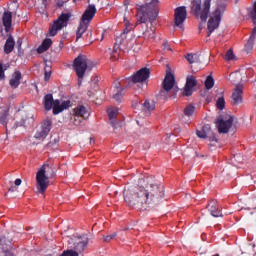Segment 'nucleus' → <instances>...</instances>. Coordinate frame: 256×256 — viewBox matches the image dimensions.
Listing matches in <instances>:
<instances>
[{
	"mask_svg": "<svg viewBox=\"0 0 256 256\" xmlns=\"http://www.w3.org/2000/svg\"><path fill=\"white\" fill-rule=\"evenodd\" d=\"M71 17H73V14H71V12L62 13L56 20H54L53 25H51L49 28L50 37H55L58 31H61V29L67 27V23H69Z\"/></svg>",
	"mask_w": 256,
	"mask_h": 256,
	"instance_id": "nucleus-6",
	"label": "nucleus"
},
{
	"mask_svg": "<svg viewBox=\"0 0 256 256\" xmlns=\"http://www.w3.org/2000/svg\"><path fill=\"white\" fill-rule=\"evenodd\" d=\"M186 60L188 63L193 64V63H201V59L199 54H187L186 55Z\"/></svg>",
	"mask_w": 256,
	"mask_h": 256,
	"instance_id": "nucleus-33",
	"label": "nucleus"
},
{
	"mask_svg": "<svg viewBox=\"0 0 256 256\" xmlns=\"http://www.w3.org/2000/svg\"><path fill=\"white\" fill-rule=\"evenodd\" d=\"M55 177V167L49 164H43L36 173V189L37 193L45 195V191L49 187V179Z\"/></svg>",
	"mask_w": 256,
	"mask_h": 256,
	"instance_id": "nucleus-3",
	"label": "nucleus"
},
{
	"mask_svg": "<svg viewBox=\"0 0 256 256\" xmlns=\"http://www.w3.org/2000/svg\"><path fill=\"white\" fill-rule=\"evenodd\" d=\"M226 1L227 0H217L216 9L207 23V37H211V33L219 27V24L221 23V15H223L225 9H227Z\"/></svg>",
	"mask_w": 256,
	"mask_h": 256,
	"instance_id": "nucleus-4",
	"label": "nucleus"
},
{
	"mask_svg": "<svg viewBox=\"0 0 256 256\" xmlns=\"http://www.w3.org/2000/svg\"><path fill=\"white\" fill-rule=\"evenodd\" d=\"M196 135L199 139H207L209 141V147H216L217 143H219V140L209 125H204L200 129L196 130Z\"/></svg>",
	"mask_w": 256,
	"mask_h": 256,
	"instance_id": "nucleus-7",
	"label": "nucleus"
},
{
	"mask_svg": "<svg viewBox=\"0 0 256 256\" xmlns=\"http://www.w3.org/2000/svg\"><path fill=\"white\" fill-rule=\"evenodd\" d=\"M187 19V7L180 6L174 10V23L176 27H183V23H185Z\"/></svg>",
	"mask_w": 256,
	"mask_h": 256,
	"instance_id": "nucleus-13",
	"label": "nucleus"
},
{
	"mask_svg": "<svg viewBox=\"0 0 256 256\" xmlns=\"http://www.w3.org/2000/svg\"><path fill=\"white\" fill-rule=\"evenodd\" d=\"M123 237H125V232L124 231H120L119 239L124 240Z\"/></svg>",
	"mask_w": 256,
	"mask_h": 256,
	"instance_id": "nucleus-45",
	"label": "nucleus"
},
{
	"mask_svg": "<svg viewBox=\"0 0 256 256\" xmlns=\"http://www.w3.org/2000/svg\"><path fill=\"white\" fill-rule=\"evenodd\" d=\"M115 237H117V232H114L110 235L104 236V241H105V243H109L112 241V239H115Z\"/></svg>",
	"mask_w": 256,
	"mask_h": 256,
	"instance_id": "nucleus-39",
	"label": "nucleus"
},
{
	"mask_svg": "<svg viewBox=\"0 0 256 256\" xmlns=\"http://www.w3.org/2000/svg\"><path fill=\"white\" fill-rule=\"evenodd\" d=\"M69 245H74L73 249L76 253H83L87 245H89V237L87 235L73 236L68 240Z\"/></svg>",
	"mask_w": 256,
	"mask_h": 256,
	"instance_id": "nucleus-9",
	"label": "nucleus"
},
{
	"mask_svg": "<svg viewBox=\"0 0 256 256\" xmlns=\"http://www.w3.org/2000/svg\"><path fill=\"white\" fill-rule=\"evenodd\" d=\"M216 107L219 111H223L225 109V97L223 96V92H221V96L216 101Z\"/></svg>",
	"mask_w": 256,
	"mask_h": 256,
	"instance_id": "nucleus-35",
	"label": "nucleus"
},
{
	"mask_svg": "<svg viewBox=\"0 0 256 256\" xmlns=\"http://www.w3.org/2000/svg\"><path fill=\"white\" fill-rule=\"evenodd\" d=\"M207 209L212 215V217H223V214H221V210H219V203L217 200H212L208 203Z\"/></svg>",
	"mask_w": 256,
	"mask_h": 256,
	"instance_id": "nucleus-20",
	"label": "nucleus"
},
{
	"mask_svg": "<svg viewBox=\"0 0 256 256\" xmlns=\"http://www.w3.org/2000/svg\"><path fill=\"white\" fill-rule=\"evenodd\" d=\"M9 115V107L4 106L0 108V125H3L4 127H7V123H9L10 119Z\"/></svg>",
	"mask_w": 256,
	"mask_h": 256,
	"instance_id": "nucleus-23",
	"label": "nucleus"
},
{
	"mask_svg": "<svg viewBox=\"0 0 256 256\" xmlns=\"http://www.w3.org/2000/svg\"><path fill=\"white\" fill-rule=\"evenodd\" d=\"M123 91L124 89L116 86V93H114L113 95V99H115V101H117V103H121V99H123Z\"/></svg>",
	"mask_w": 256,
	"mask_h": 256,
	"instance_id": "nucleus-34",
	"label": "nucleus"
},
{
	"mask_svg": "<svg viewBox=\"0 0 256 256\" xmlns=\"http://www.w3.org/2000/svg\"><path fill=\"white\" fill-rule=\"evenodd\" d=\"M44 79L45 81H49V79H51V71L45 70Z\"/></svg>",
	"mask_w": 256,
	"mask_h": 256,
	"instance_id": "nucleus-42",
	"label": "nucleus"
},
{
	"mask_svg": "<svg viewBox=\"0 0 256 256\" xmlns=\"http://www.w3.org/2000/svg\"><path fill=\"white\" fill-rule=\"evenodd\" d=\"M149 75H151L149 68H141L129 78V81L132 83H145L149 79Z\"/></svg>",
	"mask_w": 256,
	"mask_h": 256,
	"instance_id": "nucleus-14",
	"label": "nucleus"
},
{
	"mask_svg": "<svg viewBox=\"0 0 256 256\" xmlns=\"http://www.w3.org/2000/svg\"><path fill=\"white\" fill-rule=\"evenodd\" d=\"M87 117H89V111L85 106L80 105L74 108V125H81L83 119H87Z\"/></svg>",
	"mask_w": 256,
	"mask_h": 256,
	"instance_id": "nucleus-15",
	"label": "nucleus"
},
{
	"mask_svg": "<svg viewBox=\"0 0 256 256\" xmlns=\"http://www.w3.org/2000/svg\"><path fill=\"white\" fill-rule=\"evenodd\" d=\"M165 197V187L157 183H147L145 186H133L124 190V201L138 211L148 207H157Z\"/></svg>",
	"mask_w": 256,
	"mask_h": 256,
	"instance_id": "nucleus-1",
	"label": "nucleus"
},
{
	"mask_svg": "<svg viewBox=\"0 0 256 256\" xmlns=\"http://www.w3.org/2000/svg\"><path fill=\"white\" fill-rule=\"evenodd\" d=\"M175 87V75L171 72H167L163 81V87L160 91L161 97H167V93Z\"/></svg>",
	"mask_w": 256,
	"mask_h": 256,
	"instance_id": "nucleus-11",
	"label": "nucleus"
},
{
	"mask_svg": "<svg viewBox=\"0 0 256 256\" xmlns=\"http://www.w3.org/2000/svg\"><path fill=\"white\" fill-rule=\"evenodd\" d=\"M97 13V8L94 4H90L88 8L85 10L84 14L82 15L81 21L82 23H91L93 21V17H95Z\"/></svg>",
	"mask_w": 256,
	"mask_h": 256,
	"instance_id": "nucleus-17",
	"label": "nucleus"
},
{
	"mask_svg": "<svg viewBox=\"0 0 256 256\" xmlns=\"http://www.w3.org/2000/svg\"><path fill=\"white\" fill-rule=\"evenodd\" d=\"M56 142H49L47 145H46V149H49V147H53V145H55Z\"/></svg>",
	"mask_w": 256,
	"mask_h": 256,
	"instance_id": "nucleus-46",
	"label": "nucleus"
},
{
	"mask_svg": "<svg viewBox=\"0 0 256 256\" xmlns=\"http://www.w3.org/2000/svg\"><path fill=\"white\" fill-rule=\"evenodd\" d=\"M216 127L219 133H229V130L233 127V116H229L226 119L220 116L216 120Z\"/></svg>",
	"mask_w": 256,
	"mask_h": 256,
	"instance_id": "nucleus-12",
	"label": "nucleus"
},
{
	"mask_svg": "<svg viewBox=\"0 0 256 256\" xmlns=\"http://www.w3.org/2000/svg\"><path fill=\"white\" fill-rule=\"evenodd\" d=\"M232 103L234 105H241L243 103V85H236L232 93Z\"/></svg>",
	"mask_w": 256,
	"mask_h": 256,
	"instance_id": "nucleus-18",
	"label": "nucleus"
},
{
	"mask_svg": "<svg viewBox=\"0 0 256 256\" xmlns=\"http://www.w3.org/2000/svg\"><path fill=\"white\" fill-rule=\"evenodd\" d=\"M13 49H15V39H13V36L9 34L4 45V53L9 55V53H13Z\"/></svg>",
	"mask_w": 256,
	"mask_h": 256,
	"instance_id": "nucleus-25",
	"label": "nucleus"
},
{
	"mask_svg": "<svg viewBox=\"0 0 256 256\" xmlns=\"http://www.w3.org/2000/svg\"><path fill=\"white\" fill-rule=\"evenodd\" d=\"M114 61H117V58H114Z\"/></svg>",
	"mask_w": 256,
	"mask_h": 256,
	"instance_id": "nucleus-52",
	"label": "nucleus"
},
{
	"mask_svg": "<svg viewBox=\"0 0 256 256\" xmlns=\"http://www.w3.org/2000/svg\"><path fill=\"white\" fill-rule=\"evenodd\" d=\"M226 61H233L235 59V54L233 53V50H228L225 55Z\"/></svg>",
	"mask_w": 256,
	"mask_h": 256,
	"instance_id": "nucleus-38",
	"label": "nucleus"
},
{
	"mask_svg": "<svg viewBox=\"0 0 256 256\" xmlns=\"http://www.w3.org/2000/svg\"><path fill=\"white\" fill-rule=\"evenodd\" d=\"M53 127V122L50 118H46L40 126V129L37 130V132L34 135V139H47V135L51 132V129Z\"/></svg>",
	"mask_w": 256,
	"mask_h": 256,
	"instance_id": "nucleus-10",
	"label": "nucleus"
},
{
	"mask_svg": "<svg viewBox=\"0 0 256 256\" xmlns=\"http://www.w3.org/2000/svg\"><path fill=\"white\" fill-rule=\"evenodd\" d=\"M33 121H34L33 116H30L28 118H22L20 122L16 123L15 128L17 129V127H27V125H31Z\"/></svg>",
	"mask_w": 256,
	"mask_h": 256,
	"instance_id": "nucleus-31",
	"label": "nucleus"
},
{
	"mask_svg": "<svg viewBox=\"0 0 256 256\" xmlns=\"http://www.w3.org/2000/svg\"><path fill=\"white\" fill-rule=\"evenodd\" d=\"M164 48L167 49L168 51H171V46L169 44L164 43Z\"/></svg>",
	"mask_w": 256,
	"mask_h": 256,
	"instance_id": "nucleus-47",
	"label": "nucleus"
},
{
	"mask_svg": "<svg viewBox=\"0 0 256 256\" xmlns=\"http://www.w3.org/2000/svg\"><path fill=\"white\" fill-rule=\"evenodd\" d=\"M204 85L208 90L213 89V87L215 86V79H213V76H207Z\"/></svg>",
	"mask_w": 256,
	"mask_h": 256,
	"instance_id": "nucleus-36",
	"label": "nucleus"
},
{
	"mask_svg": "<svg viewBox=\"0 0 256 256\" xmlns=\"http://www.w3.org/2000/svg\"><path fill=\"white\" fill-rule=\"evenodd\" d=\"M230 81L234 84V85H241L239 84L240 81H243V77L241 76V73L239 72H232L230 74Z\"/></svg>",
	"mask_w": 256,
	"mask_h": 256,
	"instance_id": "nucleus-30",
	"label": "nucleus"
},
{
	"mask_svg": "<svg viewBox=\"0 0 256 256\" xmlns=\"http://www.w3.org/2000/svg\"><path fill=\"white\" fill-rule=\"evenodd\" d=\"M44 108L46 111H51L55 105V100H53V94H46L43 99Z\"/></svg>",
	"mask_w": 256,
	"mask_h": 256,
	"instance_id": "nucleus-26",
	"label": "nucleus"
},
{
	"mask_svg": "<svg viewBox=\"0 0 256 256\" xmlns=\"http://www.w3.org/2000/svg\"><path fill=\"white\" fill-rule=\"evenodd\" d=\"M131 32V27L127 26L123 32L121 33V37H125V35H127L128 33Z\"/></svg>",
	"mask_w": 256,
	"mask_h": 256,
	"instance_id": "nucleus-41",
	"label": "nucleus"
},
{
	"mask_svg": "<svg viewBox=\"0 0 256 256\" xmlns=\"http://www.w3.org/2000/svg\"><path fill=\"white\" fill-rule=\"evenodd\" d=\"M128 230H129V228H125V229H124V231H128Z\"/></svg>",
	"mask_w": 256,
	"mask_h": 256,
	"instance_id": "nucleus-50",
	"label": "nucleus"
},
{
	"mask_svg": "<svg viewBox=\"0 0 256 256\" xmlns=\"http://www.w3.org/2000/svg\"><path fill=\"white\" fill-rule=\"evenodd\" d=\"M108 117L110 119V125L113 129H117V115H119V108L117 107H110L107 109Z\"/></svg>",
	"mask_w": 256,
	"mask_h": 256,
	"instance_id": "nucleus-21",
	"label": "nucleus"
},
{
	"mask_svg": "<svg viewBox=\"0 0 256 256\" xmlns=\"http://www.w3.org/2000/svg\"><path fill=\"white\" fill-rule=\"evenodd\" d=\"M193 87H197V79L195 76H188L183 90L184 97H191L193 95Z\"/></svg>",
	"mask_w": 256,
	"mask_h": 256,
	"instance_id": "nucleus-16",
	"label": "nucleus"
},
{
	"mask_svg": "<svg viewBox=\"0 0 256 256\" xmlns=\"http://www.w3.org/2000/svg\"><path fill=\"white\" fill-rule=\"evenodd\" d=\"M53 45V41L49 38L44 39L42 44L37 48V53H45V51H48L49 47Z\"/></svg>",
	"mask_w": 256,
	"mask_h": 256,
	"instance_id": "nucleus-29",
	"label": "nucleus"
},
{
	"mask_svg": "<svg viewBox=\"0 0 256 256\" xmlns=\"http://www.w3.org/2000/svg\"><path fill=\"white\" fill-rule=\"evenodd\" d=\"M2 22L5 27L6 33L11 31V25L13 23V14L10 11H5L2 16Z\"/></svg>",
	"mask_w": 256,
	"mask_h": 256,
	"instance_id": "nucleus-22",
	"label": "nucleus"
},
{
	"mask_svg": "<svg viewBox=\"0 0 256 256\" xmlns=\"http://www.w3.org/2000/svg\"><path fill=\"white\" fill-rule=\"evenodd\" d=\"M21 79H22L21 73L19 71H15L12 74V77L9 81L10 87H12V89H17V87H19V85H21Z\"/></svg>",
	"mask_w": 256,
	"mask_h": 256,
	"instance_id": "nucleus-24",
	"label": "nucleus"
},
{
	"mask_svg": "<svg viewBox=\"0 0 256 256\" xmlns=\"http://www.w3.org/2000/svg\"><path fill=\"white\" fill-rule=\"evenodd\" d=\"M17 45H19V47H21V41H17Z\"/></svg>",
	"mask_w": 256,
	"mask_h": 256,
	"instance_id": "nucleus-48",
	"label": "nucleus"
},
{
	"mask_svg": "<svg viewBox=\"0 0 256 256\" xmlns=\"http://www.w3.org/2000/svg\"><path fill=\"white\" fill-rule=\"evenodd\" d=\"M61 256H79L78 252L75 250H65Z\"/></svg>",
	"mask_w": 256,
	"mask_h": 256,
	"instance_id": "nucleus-37",
	"label": "nucleus"
},
{
	"mask_svg": "<svg viewBox=\"0 0 256 256\" xmlns=\"http://www.w3.org/2000/svg\"><path fill=\"white\" fill-rule=\"evenodd\" d=\"M5 79V69H3V64L0 62V81Z\"/></svg>",
	"mask_w": 256,
	"mask_h": 256,
	"instance_id": "nucleus-40",
	"label": "nucleus"
},
{
	"mask_svg": "<svg viewBox=\"0 0 256 256\" xmlns=\"http://www.w3.org/2000/svg\"><path fill=\"white\" fill-rule=\"evenodd\" d=\"M159 15V1L152 0L150 3H147L140 7L137 13V21L135 27L141 28L140 33L144 39L147 41L151 39H156L155 30L147 26V23L153 24L157 20Z\"/></svg>",
	"mask_w": 256,
	"mask_h": 256,
	"instance_id": "nucleus-2",
	"label": "nucleus"
},
{
	"mask_svg": "<svg viewBox=\"0 0 256 256\" xmlns=\"http://www.w3.org/2000/svg\"><path fill=\"white\" fill-rule=\"evenodd\" d=\"M142 105V110L144 111V113H146V115H150L151 111L155 110V101L153 100H145V102Z\"/></svg>",
	"mask_w": 256,
	"mask_h": 256,
	"instance_id": "nucleus-28",
	"label": "nucleus"
},
{
	"mask_svg": "<svg viewBox=\"0 0 256 256\" xmlns=\"http://www.w3.org/2000/svg\"><path fill=\"white\" fill-rule=\"evenodd\" d=\"M90 34V37H91V35H93V33L91 32V31H89L88 33H87V35H89Z\"/></svg>",
	"mask_w": 256,
	"mask_h": 256,
	"instance_id": "nucleus-49",
	"label": "nucleus"
},
{
	"mask_svg": "<svg viewBox=\"0 0 256 256\" xmlns=\"http://www.w3.org/2000/svg\"><path fill=\"white\" fill-rule=\"evenodd\" d=\"M89 59L85 55H79L73 61L74 71L78 78L83 79L85 77V72L87 71Z\"/></svg>",
	"mask_w": 256,
	"mask_h": 256,
	"instance_id": "nucleus-8",
	"label": "nucleus"
},
{
	"mask_svg": "<svg viewBox=\"0 0 256 256\" xmlns=\"http://www.w3.org/2000/svg\"><path fill=\"white\" fill-rule=\"evenodd\" d=\"M14 183H15L16 187H19V185H21V183H23V181L20 178H17Z\"/></svg>",
	"mask_w": 256,
	"mask_h": 256,
	"instance_id": "nucleus-43",
	"label": "nucleus"
},
{
	"mask_svg": "<svg viewBox=\"0 0 256 256\" xmlns=\"http://www.w3.org/2000/svg\"><path fill=\"white\" fill-rule=\"evenodd\" d=\"M190 13L195 15L197 19H201V21H207L209 13H211V0H204L203 3L201 0H192L190 4Z\"/></svg>",
	"mask_w": 256,
	"mask_h": 256,
	"instance_id": "nucleus-5",
	"label": "nucleus"
},
{
	"mask_svg": "<svg viewBox=\"0 0 256 256\" xmlns=\"http://www.w3.org/2000/svg\"><path fill=\"white\" fill-rule=\"evenodd\" d=\"M9 191H10L11 193H14V191H17V187L11 186V187L9 188Z\"/></svg>",
	"mask_w": 256,
	"mask_h": 256,
	"instance_id": "nucleus-44",
	"label": "nucleus"
},
{
	"mask_svg": "<svg viewBox=\"0 0 256 256\" xmlns=\"http://www.w3.org/2000/svg\"><path fill=\"white\" fill-rule=\"evenodd\" d=\"M70 101H63L61 103V101H59V99H56L54 101V105L53 107V115H59V113H62V111H65V109H67L70 105Z\"/></svg>",
	"mask_w": 256,
	"mask_h": 256,
	"instance_id": "nucleus-19",
	"label": "nucleus"
},
{
	"mask_svg": "<svg viewBox=\"0 0 256 256\" xmlns=\"http://www.w3.org/2000/svg\"><path fill=\"white\" fill-rule=\"evenodd\" d=\"M58 6H59V7H61V6H62V4H58Z\"/></svg>",
	"mask_w": 256,
	"mask_h": 256,
	"instance_id": "nucleus-51",
	"label": "nucleus"
},
{
	"mask_svg": "<svg viewBox=\"0 0 256 256\" xmlns=\"http://www.w3.org/2000/svg\"><path fill=\"white\" fill-rule=\"evenodd\" d=\"M184 116L191 118L193 117V114L195 113V106L193 104H188L185 108H184Z\"/></svg>",
	"mask_w": 256,
	"mask_h": 256,
	"instance_id": "nucleus-32",
	"label": "nucleus"
},
{
	"mask_svg": "<svg viewBox=\"0 0 256 256\" xmlns=\"http://www.w3.org/2000/svg\"><path fill=\"white\" fill-rule=\"evenodd\" d=\"M89 24L87 22H80L76 31V41H79L83 37V34L87 31Z\"/></svg>",
	"mask_w": 256,
	"mask_h": 256,
	"instance_id": "nucleus-27",
	"label": "nucleus"
}]
</instances>
